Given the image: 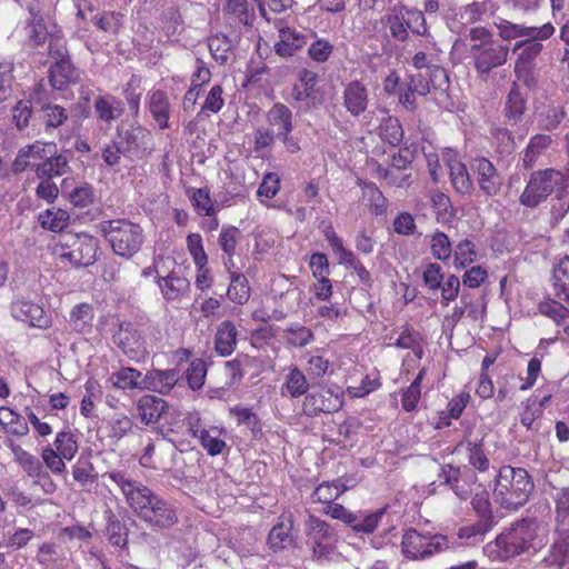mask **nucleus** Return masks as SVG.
I'll return each mask as SVG.
<instances>
[{
  "mask_svg": "<svg viewBox=\"0 0 569 569\" xmlns=\"http://www.w3.org/2000/svg\"><path fill=\"white\" fill-rule=\"evenodd\" d=\"M121 490L127 503L136 515L153 528H170L178 522L176 508L153 493L147 486L132 480L121 470H111L103 475Z\"/></svg>",
  "mask_w": 569,
  "mask_h": 569,
  "instance_id": "f257e3e1",
  "label": "nucleus"
},
{
  "mask_svg": "<svg viewBox=\"0 0 569 569\" xmlns=\"http://www.w3.org/2000/svg\"><path fill=\"white\" fill-rule=\"evenodd\" d=\"M549 528L533 519L516 522L483 547V553L492 561L505 562L525 552L541 550L548 542Z\"/></svg>",
  "mask_w": 569,
  "mask_h": 569,
  "instance_id": "f03ea898",
  "label": "nucleus"
},
{
  "mask_svg": "<svg viewBox=\"0 0 569 569\" xmlns=\"http://www.w3.org/2000/svg\"><path fill=\"white\" fill-rule=\"evenodd\" d=\"M532 490L533 482L526 469L503 466L496 476L492 496L501 508L517 510L527 503Z\"/></svg>",
  "mask_w": 569,
  "mask_h": 569,
  "instance_id": "7ed1b4c3",
  "label": "nucleus"
},
{
  "mask_svg": "<svg viewBox=\"0 0 569 569\" xmlns=\"http://www.w3.org/2000/svg\"><path fill=\"white\" fill-rule=\"evenodd\" d=\"M97 229L112 252L124 259L136 256L144 243L142 227L127 218L103 220L98 223Z\"/></svg>",
  "mask_w": 569,
  "mask_h": 569,
  "instance_id": "20e7f679",
  "label": "nucleus"
},
{
  "mask_svg": "<svg viewBox=\"0 0 569 569\" xmlns=\"http://www.w3.org/2000/svg\"><path fill=\"white\" fill-rule=\"evenodd\" d=\"M381 24L387 30L388 37L395 41L406 42L409 39V32H412L426 38L428 43H433L426 18L417 9H410L401 3H396L381 18Z\"/></svg>",
  "mask_w": 569,
  "mask_h": 569,
  "instance_id": "39448f33",
  "label": "nucleus"
},
{
  "mask_svg": "<svg viewBox=\"0 0 569 569\" xmlns=\"http://www.w3.org/2000/svg\"><path fill=\"white\" fill-rule=\"evenodd\" d=\"M448 548V539L439 533L422 532L416 528L405 531L401 540L402 555L411 560L429 558Z\"/></svg>",
  "mask_w": 569,
  "mask_h": 569,
  "instance_id": "423d86ee",
  "label": "nucleus"
},
{
  "mask_svg": "<svg viewBox=\"0 0 569 569\" xmlns=\"http://www.w3.org/2000/svg\"><path fill=\"white\" fill-rule=\"evenodd\" d=\"M322 513L330 516L332 519L341 520L356 533L372 535L380 525L385 523L387 507L371 512L359 511L355 513L340 503L331 502L326 505Z\"/></svg>",
  "mask_w": 569,
  "mask_h": 569,
  "instance_id": "0eeeda50",
  "label": "nucleus"
},
{
  "mask_svg": "<svg viewBox=\"0 0 569 569\" xmlns=\"http://www.w3.org/2000/svg\"><path fill=\"white\" fill-rule=\"evenodd\" d=\"M98 241L89 234L80 233L68 237L60 247L56 248V254L68 260L77 267H87L96 261Z\"/></svg>",
  "mask_w": 569,
  "mask_h": 569,
  "instance_id": "6e6552de",
  "label": "nucleus"
},
{
  "mask_svg": "<svg viewBox=\"0 0 569 569\" xmlns=\"http://www.w3.org/2000/svg\"><path fill=\"white\" fill-rule=\"evenodd\" d=\"M186 423L190 435L200 442L209 456L221 455L227 448L224 429L203 423L198 412L189 413Z\"/></svg>",
  "mask_w": 569,
  "mask_h": 569,
  "instance_id": "1a4fd4ad",
  "label": "nucleus"
},
{
  "mask_svg": "<svg viewBox=\"0 0 569 569\" xmlns=\"http://www.w3.org/2000/svg\"><path fill=\"white\" fill-rule=\"evenodd\" d=\"M52 40L50 57L54 62L49 69V81L54 89L62 90L78 79V71L71 63L64 39L56 37Z\"/></svg>",
  "mask_w": 569,
  "mask_h": 569,
  "instance_id": "9d476101",
  "label": "nucleus"
},
{
  "mask_svg": "<svg viewBox=\"0 0 569 569\" xmlns=\"http://www.w3.org/2000/svg\"><path fill=\"white\" fill-rule=\"evenodd\" d=\"M301 407L308 417H316L320 412L339 411L343 407V391L338 386L312 390L306 395Z\"/></svg>",
  "mask_w": 569,
  "mask_h": 569,
  "instance_id": "9b49d317",
  "label": "nucleus"
},
{
  "mask_svg": "<svg viewBox=\"0 0 569 569\" xmlns=\"http://www.w3.org/2000/svg\"><path fill=\"white\" fill-rule=\"evenodd\" d=\"M439 478L441 483L448 486L461 501L469 500L473 492L482 486L473 471L451 465L442 467Z\"/></svg>",
  "mask_w": 569,
  "mask_h": 569,
  "instance_id": "f8f14e48",
  "label": "nucleus"
},
{
  "mask_svg": "<svg viewBox=\"0 0 569 569\" xmlns=\"http://www.w3.org/2000/svg\"><path fill=\"white\" fill-rule=\"evenodd\" d=\"M478 522L460 530V537L485 536L496 525L488 490L481 486L469 498Z\"/></svg>",
  "mask_w": 569,
  "mask_h": 569,
  "instance_id": "ddd939ff",
  "label": "nucleus"
},
{
  "mask_svg": "<svg viewBox=\"0 0 569 569\" xmlns=\"http://www.w3.org/2000/svg\"><path fill=\"white\" fill-rule=\"evenodd\" d=\"M10 315L31 328L48 329L52 326V318L42 305L22 296L16 297L10 303Z\"/></svg>",
  "mask_w": 569,
  "mask_h": 569,
  "instance_id": "4468645a",
  "label": "nucleus"
},
{
  "mask_svg": "<svg viewBox=\"0 0 569 569\" xmlns=\"http://www.w3.org/2000/svg\"><path fill=\"white\" fill-rule=\"evenodd\" d=\"M508 56L509 47L499 42L482 48L476 47L475 52H471L475 69L483 79L488 78L493 69L503 66Z\"/></svg>",
  "mask_w": 569,
  "mask_h": 569,
  "instance_id": "2eb2a0df",
  "label": "nucleus"
},
{
  "mask_svg": "<svg viewBox=\"0 0 569 569\" xmlns=\"http://www.w3.org/2000/svg\"><path fill=\"white\" fill-rule=\"evenodd\" d=\"M493 24L498 30V36L505 41H511L518 38L547 40L555 33V27L549 22L541 27H526L503 18H497Z\"/></svg>",
  "mask_w": 569,
  "mask_h": 569,
  "instance_id": "dca6fc26",
  "label": "nucleus"
},
{
  "mask_svg": "<svg viewBox=\"0 0 569 569\" xmlns=\"http://www.w3.org/2000/svg\"><path fill=\"white\" fill-rule=\"evenodd\" d=\"M307 535L312 542L313 553L317 557L329 555L336 542L333 528L325 520L310 515L307 522Z\"/></svg>",
  "mask_w": 569,
  "mask_h": 569,
  "instance_id": "f3484780",
  "label": "nucleus"
},
{
  "mask_svg": "<svg viewBox=\"0 0 569 569\" xmlns=\"http://www.w3.org/2000/svg\"><path fill=\"white\" fill-rule=\"evenodd\" d=\"M21 32H23V47L34 53L48 52L50 56L52 39L56 37L63 39L60 32H49L41 19L27 23Z\"/></svg>",
  "mask_w": 569,
  "mask_h": 569,
  "instance_id": "a211bd4d",
  "label": "nucleus"
},
{
  "mask_svg": "<svg viewBox=\"0 0 569 569\" xmlns=\"http://www.w3.org/2000/svg\"><path fill=\"white\" fill-rule=\"evenodd\" d=\"M471 169L483 194L495 197L499 193L503 179L491 161L487 158H476Z\"/></svg>",
  "mask_w": 569,
  "mask_h": 569,
  "instance_id": "6ab92c4d",
  "label": "nucleus"
},
{
  "mask_svg": "<svg viewBox=\"0 0 569 569\" xmlns=\"http://www.w3.org/2000/svg\"><path fill=\"white\" fill-rule=\"evenodd\" d=\"M53 149H56V143L41 141L21 148L12 163L13 171L22 172L31 168L38 174V166L44 161V158L50 157V151H53Z\"/></svg>",
  "mask_w": 569,
  "mask_h": 569,
  "instance_id": "aec40b11",
  "label": "nucleus"
},
{
  "mask_svg": "<svg viewBox=\"0 0 569 569\" xmlns=\"http://www.w3.org/2000/svg\"><path fill=\"white\" fill-rule=\"evenodd\" d=\"M541 563L548 568L562 569L569 563V529L556 527L552 542Z\"/></svg>",
  "mask_w": 569,
  "mask_h": 569,
  "instance_id": "412c9836",
  "label": "nucleus"
},
{
  "mask_svg": "<svg viewBox=\"0 0 569 569\" xmlns=\"http://www.w3.org/2000/svg\"><path fill=\"white\" fill-rule=\"evenodd\" d=\"M113 339L123 353L132 360L140 361L148 355L144 339L137 329L130 326H121Z\"/></svg>",
  "mask_w": 569,
  "mask_h": 569,
  "instance_id": "4be33fe9",
  "label": "nucleus"
},
{
  "mask_svg": "<svg viewBox=\"0 0 569 569\" xmlns=\"http://www.w3.org/2000/svg\"><path fill=\"white\" fill-rule=\"evenodd\" d=\"M342 98L347 111L353 117H359L368 108L369 91L365 83L352 80L345 86Z\"/></svg>",
  "mask_w": 569,
  "mask_h": 569,
  "instance_id": "5701e85b",
  "label": "nucleus"
},
{
  "mask_svg": "<svg viewBox=\"0 0 569 569\" xmlns=\"http://www.w3.org/2000/svg\"><path fill=\"white\" fill-rule=\"evenodd\" d=\"M157 283L167 301H179L190 292L189 280L176 271L164 277L158 276Z\"/></svg>",
  "mask_w": 569,
  "mask_h": 569,
  "instance_id": "b1692460",
  "label": "nucleus"
},
{
  "mask_svg": "<svg viewBox=\"0 0 569 569\" xmlns=\"http://www.w3.org/2000/svg\"><path fill=\"white\" fill-rule=\"evenodd\" d=\"M147 107L161 130L170 128L171 104L166 91L151 90L147 98Z\"/></svg>",
  "mask_w": 569,
  "mask_h": 569,
  "instance_id": "393cba45",
  "label": "nucleus"
},
{
  "mask_svg": "<svg viewBox=\"0 0 569 569\" xmlns=\"http://www.w3.org/2000/svg\"><path fill=\"white\" fill-rule=\"evenodd\" d=\"M308 42V34L298 32L289 27L279 28V40L274 43V52L282 57H292Z\"/></svg>",
  "mask_w": 569,
  "mask_h": 569,
  "instance_id": "a878e982",
  "label": "nucleus"
},
{
  "mask_svg": "<svg viewBox=\"0 0 569 569\" xmlns=\"http://www.w3.org/2000/svg\"><path fill=\"white\" fill-rule=\"evenodd\" d=\"M108 381L113 388L123 391L147 389L144 376L131 367H122L118 371L112 372Z\"/></svg>",
  "mask_w": 569,
  "mask_h": 569,
  "instance_id": "bb28decb",
  "label": "nucleus"
},
{
  "mask_svg": "<svg viewBox=\"0 0 569 569\" xmlns=\"http://www.w3.org/2000/svg\"><path fill=\"white\" fill-rule=\"evenodd\" d=\"M222 13L230 26H251L254 20V10L248 0H227Z\"/></svg>",
  "mask_w": 569,
  "mask_h": 569,
  "instance_id": "cd10ccee",
  "label": "nucleus"
},
{
  "mask_svg": "<svg viewBox=\"0 0 569 569\" xmlns=\"http://www.w3.org/2000/svg\"><path fill=\"white\" fill-rule=\"evenodd\" d=\"M168 409V403L163 399L152 395L142 396L137 402L138 415L146 425L157 422Z\"/></svg>",
  "mask_w": 569,
  "mask_h": 569,
  "instance_id": "c85d7f7f",
  "label": "nucleus"
},
{
  "mask_svg": "<svg viewBox=\"0 0 569 569\" xmlns=\"http://www.w3.org/2000/svg\"><path fill=\"white\" fill-rule=\"evenodd\" d=\"M147 389L158 393H169L179 380V370L172 369H152L144 375Z\"/></svg>",
  "mask_w": 569,
  "mask_h": 569,
  "instance_id": "c756f323",
  "label": "nucleus"
},
{
  "mask_svg": "<svg viewBox=\"0 0 569 569\" xmlns=\"http://www.w3.org/2000/svg\"><path fill=\"white\" fill-rule=\"evenodd\" d=\"M238 330L231 320L222 321L216 330L214 350L221 357H228L236 350Z\"/></svg>",
  "mask_w": 569,
  "mask_h": 569,
  "instance_id": "7c9ffc66",
  "label": "nucleus"
},
{
  "mask_svg": "<svg viewBox=\"0 0 569 569\" xmlns=\"http://www.w3.org/2000/svg\"><path fill=\"white\" fill-rule=\"evenodd\" d=\"M550 281L553 296L569 307V256L553 266Z\"/></svg>",
  "mask_w": 569,
  "mask_h": 569,
  "instance_id": "2f4dec72",
  "label": "nucleus"
},
{
  "mask_svg": "<svg viewBox=\"0 0 569 569\" xmlns=\"http://www.w3.org/2000/svg\"><path fill=\"white\" fill-rule=\"evenodd\" d=\"M94 111L101 121L110 123L123 114L124 103L112 94L99 96L94 100Z\"/></svg>",
  "mask_w": 569,
  "mask_h": 569,
  "instance_id": "473e14b6",
  "label": "nucleus"
},
{
  "mask_svg": "<svg viewBox=\"0 0 569 569\" xmlns=\"http://www.w3.org/2000/svg\"><path fill=\"white\" fill-rule=\"evenodd\" d=\"M310 385L302 370L298 367H291L288 373L284 376L283 383L281 386L282 395H289L293 399H298L302 396L306 397L309 392Z\"/></svg>",
  "mask_w": 569,
  "mask_h": 569,
  "instance_id": "72a5a7b5",
  "label": "nucleus"
},
{
  "mask_svg": "<svg viewBox=\"0 0 569 569\" xmlns=\"http://www.w3.org/2000/svg\"><path fill=\"white\" fill-rule=\"evenodd\" d=\"M0 427L4 433L16 437H23L29 432L24 417L9 407H0Z\"/></svg>",
  "mask_w": 569,
  "mask_h": 569,
  "instance_id": "f704fd0d",
  "label": "nucleus"
},
{
  "mask_svg": "<svg viewBox=\"0 0 569 569\" xmlns=\"http://www.w3.org/2000/svg\"><path fill=\"white\" fill-rule=\"evenodd\" d=\"M70 171L69 158L66 154H57V148L50 151V157L38 166V178L61 177Z\"/></svg>",
  "mask_w": 569,
  "mask_h": 569,
  "instance_id": "c9c22d12",
  "label": "nucleus"
},
{
  "mask_svg": "<svg viewBox=\"0 0 569 569\" xmlns=\"http://www.w3.org/2000/svg\"><path fill=\"white\" fill-rule=\"evenodd\" d=\"M553 140L550 134L538 133L530 138L522 157L526 169L532 168L537 160L551 147Z\"/></svg>",
  "mask_w": 569,
  "mask_h": 569,
  "instance_id": "e433bc0d",
  "label": "nucleus"
},
{
  "mask_svg": "<svg viewBox=\"0 0 569 569\" xmlns=\"http://www.w3.org/2000/svg\"><path fill=\"white\" fill-rule=\"evenodd\" d=\"M497 10L495 0L472 2L461 8L460 20L462 24H473L482 21L486 17L492 16Z\"/></svg>",
  "mask_w": 569,
  "mask_h": 569,
  "instance_id": "4c0bfd02",
  "label": "nucleus"
},
{
  "mask_svg": "<svg viewBox=\"0 0 569 569\" xmlns=\"http://www.w3.org/2000/svg\"><path fill=\"white\" fill-rule=\"evenodd\" d=\"M292 525L291 516L286 517L283 515L279 518V522L272 527L268 536V543L273 551L282 550L291 543L290 531Z\"/></svg>",
  "mask_w": 569,
  "mask_h": 569,
  "instance_id": "58836bf2",
  "label": "nucleus"
},
{
  "mask_svg": "<svg viewBox=\"0 0 569 569\" xmlns=\"http://www.w3.org/2000/svg\"><path fill=\"white\" fill-rule=\"evenodd\" d=\"M540 40H535L532 38H527L526 40L517 41L513 47V52L521 50L519 57L516 61L515 70L519 72L521 70H527L531 67L533 60L538 57V54L542 50V44L539 42Z\"/></svg>",
  "mask_w": 569,
  "mask_h": 569,
  "instance_id": "ea45409f",
  "label": "nucleus"
},
{
  "mask_svg": "<svg viewBox=\"0 0 569 569\" xmlns=\"http://www.w3.org/2000/svg\"><path fill=\"white\" fill-rule=\"evenodd\" d=\"M267 120L272 128H276L277 136L290 133L293 129L292 112L283 103H276L267 113Z\"/></svg>",
  "mask_w": 569,
  "mask_h": 569,
  "instance_id": "a19ab883",
  "label": "nucleus"
},
{
  "mask_svg": "<svg viewBox=\"0 0 569 569\" xmlns=\"http://www.w3.org/2000/svg\"><path fill=\"white\" fill-rule=\"evenodd\" d=\"M230 283L227 290V297L236 305H244L250 298V287L248 279L243 273L230 271Z\"/></svg>",
  "mask_w": 569,
  "mask_h": 569,
  "instance_id": "79ce46f5",
  "label": "nucleus"
},
{
  "mask_svg": "<svg viewBox=\"0 0 569 569\" xmlns=\"http://www.w3.org/2000/svg\"><path fill=\"white\" fill-rule=\"evenodd\" d=\"M348 487L340 479L320 483L311 495L312 502L328 505L337 500Z\"/></svg>",
  "mask_w": 569,
  "mask_h": 569,
  "instance_id": "37998d69",
  "label": "nucleus"
},
{
  "mask_svg": "<svg viewBox=\"0 0 569 569\" xmlns=\"http://www.w3.org/2000/svg\"><path fill=\"white\" fill-rule=\"evenodd\" d=\"M40 119L44 124L46 132L61 127L69 117L67 109L54 103H44L40 108Z\"/></svg>",
  "mask_w": 569,
  "mask_h": 569,
  "instance_id": "c03bdc74",
  "label": "nucleus"
},
{
  "mask_svg": "<svg viewBox=\"0 0 569 569\" xmlns=\"http://www.w3.org/2000/svg\"><path fill=\"white\" fill-rule=\"evenodd\" d=\"M526 110V99L520 92L519 88L513 84L510 89L506 107H505V117L509 124H516L521 120V117Z\"/></svg>",
  "mask_w": 569,
  "mask_h": 569,
  "instance_id": "a18cd8bd",
  "label": "nucleus"
},
{
  "mask_svg": "<svg viewBox=\"0 0 569 569\" xmlns=\"http://www.w3.org/2000/svg\"><path fill=\"white\" fill-rule=\"evenodd\" d=\"M449 170L455 190L460 194H469L473 189V184L466 166L458 160H452L449 162Z\"/></svg>",
  "mask_w": 569,
  "mask_h": 569,
  "instance_id": "49530a36",
  "label": "nucleus"
},
{
  "mask_svg": "<svg viewBox=\"0 0 569 569\" xmlns=\"http://www.w3.org/2000/svg\"><path fill=\"white\" fill-rule=\"evenodd\" d=\"M93 320V309L89 303H79L70 312V326L79 333L90 331Z\"/></svg>",
  "mask_w": 569,
  "mask_h": 569,
  "instance_id": "de8ad7c7",
  "label": "nucleus"
},
{
  "mask_svg": "<svg viewBox=\"0 0 569 569\" xmlns=\"http://www.w3.org/2000/svg\"><path fill=\"white\" fill-rule=\"evenodd\" d=\"M234 40L223 33H217L208 39V48L212 58L220 64L227 62Z\"/></svg>",
  "mask_w": 569,
  "mask_h": 569,
  "instance_id": "09e8293b",
  "label": "nucleus"
},
{
  "mask_svg": "<svg viewBox=\"0 0 569 569\" xmlns=\"http://www.w3.org/2000/svg\"><path fill=\"white\" fill-rule=\"evenodd\" d=\"M309 37L312 41L308 48V57L317 63L327 62L333 54L335 44L328 39L318 37L315 32H311Z\"/></svg>",
  "mask_w": 569,
  "mask_h": 569,
  "instance_id": "8fccbe9b",
  "label": "nucleus"
},
{
  "mask_svg": "<svg viewBox=\"0 0 569 569\" xmlns=\"http://www.w3.org/2000/svg\"><path fill=\"white\" fill-rule=\"evenodd\" d=\"M362 197L369 202L370 211L375 216L385 214L387 211V199L379 188L372 182H360Z\"/></svg>",
  "mask_w": 569,
  "mask_h": 569,
  "instance_id": "3c124183",
  "label": "nucleus"
},
{
  "mask_svg": "<svg viewBox=\"0 0 569 569\" xmlns=\"http://www.w3.org/2000/svg\"><path fill=\"white\" fill-rule=\"evenodd\" d=\"M316 82L317 74L311 70L302 69L299 72L298 82L292 88L291 97L296 101H306L312 94Z\"/></svg>",
  "mask_w": 569,
  "mask_h": 569,
  "instance_id": "603ef678",
  "label": "nucleus"
},
{
  "mask_svg": "<svg viewBox=\"0 0 569 569\" xmlns=\"http://www.w3.org/2000/svg\"><path fill=\"white\" fill-rule=\"evenodd\" d=\"M69 221V213L66 210L51 208L40 213L39 222L42 228L53 232L62 231Z\"/></svg>",
  "mask_w": 569,
  "mask_h": 569,
  "instance_id": "864d4df0",
  "label": "nucleus"
},
{
  "mask_svg": "<svg viewBox=\"0 0 569 569\" xmlns=\"http://www.w3.org/2000/svg\"><path fill=\"white\" fill-rule=\"evenodd\" d=\"M380 138L390 146H398L403 139V129L398 118L387 117L379 127Z\"/></svg>",
  "mask_w": 569,
  "mask_h": 569,
  "instance_id": "5fc2aeb1",
  "label": "nucleus"
},
{
  "mask_svg": "<svg viewBox=\"0 0 569 569\" xmlns=\"http://www.w3.org/2000/svg\"><path fill=\"white\" fill-rule=\"evenodd\" d=\"M54 446L62 458L70 461L78 452L77 436L71 430H62L57 433Z\"/></svg>",
  "mask_w": 569,
  "mask_h": 569,
  "instance_id": "6e6d98bb",
  "label": "nucleus"
},
{
  "mask_svg": "<svg viewBox=\"0 0 569 569\" xmlns=\"http://www.w3.org/2000/svg\"><path fill=\"white\" fill-rule=\"evenodd\" d=\"M459 447H465L468 453L469 465L478 471H487L490 466V461L487 458L481 442H472L470 440L462 441Z\"/></svg>",
  "mask_w": 569,
  "mask_h": 569,
  "instance_id": "4d7b16f0",
  "label": "nucleus"
},
{
  "mask_svg": "<svg viewBox=\"0 0 569 569\" xmlns=\"http://www.w3.org/2000/svg\"><path fill=\"white\" fill-rule=\"evenodd\" d=\"M107 537L116 547L124 548L128 545V528L112 513L108 517Z\"/></svg>",
  "mask_w": 569,
  "mask_h": 569,
  "instance_id": "13d9d810",
  "label": "nucleus"
},
{
  "mask_svg": "<svg viewBox=\"0 0 569 569\" xmlns=\"http://www.w3.org/2000/svg\"><path fill=\"white\" fill-rule=\"evenodd\" d=\"M421 339V335L418 331L406 327L397 338L395 346L401 349H410L418 359H421L423 355Z\"/></svg>",
  "mask_w": 569,
  "mask_h": 569,
  "instance_id": "bf43d9fd",
  "label": "nucleus"
},
{
  "mask_svg": "<svg viewBox=\"0 0 569 569\" xmlns=\"http://www.w3.org/2000/svg\"><path fill=\"white\" fill-rule=\"evenodd\" d=\"M431 254L441 261H447L452 254V246L449 237L442 231H436L430 237Z\"/></svg>",
  "mask_w": 569,
  "mask_h": 569,
  "instance_id": "052dcab7",
  "label": "nucleus"
},
{
  "mask_svg": "<svg viewBox=\"0 0 569 569\" xmlns=\"http://www.w3.org/2000/svg\"><path fill=\"white\" fill-rule=\"evenodd\" d=\"M538 308L541 315L552 319L557 323H560L569 316L568 305L559 299L541 301Z\"/></svg>",
  "mask_w": 569,
  "mask_h": 569,
  "instance_id": "680f3d73",
  "label": "nucleus"
},
{
  "mask_svg": "<svg viewBox=\"0 0 569 569\" xmlns=\"http://www.w3.org/2000/svg\"><path fill=\"white\" fill-rule=\"evenodd\" d=\"M455 257V267L458 269H463L476 261L477 252L475 244L468 240H461L452 250Z\"/></svg>",
  "mask_w": 569,
  "mask_h": 569,
  "instance_id": "e2e57ef3",
  "label": "nucleus"
},
{
  "mask_svg": "<svg viewBox=\"0 0 569 569\" xmlns=\"http://www.w3.org/2000/svg\"><path fill=\"white\" fill-rule=\"evenodd\" d=\"M207 377V363L203 359H194L186 371L187 382L190 389L199 390L203 387Z\"/></svg>",
  "mask_w": 569,
  "mask_h": 569,
  "instance_id": "0e129e2a",
  "label": "nucleus"
},
{
  "mask_svg": "<svg viewBox=\"0 0 569 569\" xmlns=\"http://www.w3.org/2000/svg\"><path fill=\"white\" fill-rule=\"evenodd\" d=\"M241 237V232L233 226H223L220 230L218 242L226 256H234L236 248Z\"/></svg>",
  "mask_w": 569,
  "mask_h": 569,
  "instance_id": "69168bd1",
  "label": "nucleus"
},
{
  "mask_svg": "<svg viewBox=\"0 0 569 569\" xmlns=\"http://www.w3.org/2000/svg\"><path fill=\"white\" fill-rule=\"evenodd\" d=\"M13 63H0V107L12 98Z\"/></svg>",
  "mask_w": 569,
  "mask_h": 569,
  "instance_id": "338daca9",
  "label": "nucleus"
},
{
  "mask_svg": "<svg viewBox=\"0 0 569 569\" xmlns=\"http://www.w3.org/2000/svg\"><path fill=\"white\" fill-rule=\"evenodd\" d=\"M557 527L569 523V489L562 488L555 496Z\"/></svg>",
  "mask_w": 569,
  "mask_h": 569,
  "instance_id": "774afa93",
  "label": "nucleus"
}]
</instances>
